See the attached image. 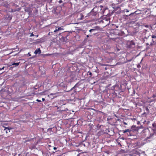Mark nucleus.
<instances>
[{
    "label": "nucleus",
    "instance_id": "f257e3e1",
    "mask_svg": "<svg viewBox=\"0 0 156 156\" xmlns=\"http://www.w3.org/2000/svg\"><path fill=\"white\" fill-rule=\"evenodd\" d=\"M41 53V51L40 48L37 49L34 52V53L37 54V53L40 54Z\"/></svg>",
    "mask_w": 156,
    "mask_h": 156
},
{
    "label": "nucleus",
    "instance_id": "f03ea898",
    "mask_svg": "<svg viewBox=\"0 0 156 156\" xmlns=\"http://www.w3.org/2000/svg\"><path fill=\"white\" fill-rule=\"evenodd\" d=\"M4 130L5 131V132L6 133H7L10 132L9 129L7 127L5 128L4 129Z\"/></svg>",
    "mask_w": 156,
    "mask_h": 156
},
{
    "label": "nucleus",
    "instance_id": "7ed1b4c3",
    "mask_svg": "<svg viewBox=\"0 0 156 156\" xmlns=\"http://www.w3.org/2000/svg\"><path fill=\"white\" fill-rule=\"evenodd\" d=\"M130 130L129 129H127L125 130H124L123 131V133H126V132H130Z\"/></svg>",
    "mask_w": 156,
    "mask_h": 156
},
{
    "label": "nucleus",
    "instance_id": "20e7f679",
    "mask_svg": "<svg viewBox=\"0 0 156 156\" xmlns=\"http://www.w3.org/2000/svg\"><path fill=\"white\" fill-rule=\"evenodd\" d=\"M20 62L19 63H14L12 64V65L13 66L14 65H16V66H18Z\"/></svg>",
    "mask_w": 156,
    "mask_h": 156
},
{
    "label": "nucleus",
    "instance_id": "39448f33",
    "mask_svg": "<svg viewBox=\"0 0 156 156\" xmlns=\"http://www.w3.org/2000/svg\"><path fill=\"white\" fill-rule=\"evenodd\" d=\"M152 41H154V39H156V36L152 35L151 36Z\"/></svg>",
    "mask_w": 156,
    "mask_h": 156
},
{
    "label": "nucleus",
    "instance_id": "423d86ee",
    "mask_svg": "<svg viewBox=\"0 0 156 156\" xmlns=\"http://www.w3.org/2000/svg\"><path fill=\"white\" fill-rule=\"evenodd\" d=\"M63 30V28H62L61 27H58V30Z\"/></svg>",
    "mask_w": 156,
    "mask_h": 156
},
{
    "label": "nucleus",
    "instance_id": "0eeeda50",
    "mask_svg": "<svg viewBox=\"0 0 156 156\" xmlns=\"http://www.w3.org/2000/svg\"><path fill=\"white\" fill-rule=\"evenodd\" d=\"M145 110L147 111L148 112L149 110L147 107H145Z\"/></svg>",
    "mask_w": 156,
    "mask_h": 156
},
{
    "label": "nucleus",
    "instance_id": "6e6552de",
    "mask_svg": "<svg viewBox=\"0 0 156 156\" xmlns=\"http://www.w3.org/2000/svg\"><path fill=\"white\" fill-rule=\"evenodd\" d=\"M154 43H155L156 42V39H154V41H152Z\"/></svg>",
    "mask_w": 156,
    "mask_h": 156
},
{
    "label": "nucleus",
    "instance_id": "1a4fd4ad",
    "mask_svg": "<svg viewBox=\"0 0 156 156\" xmlns=\"http://www.w3.org/2000/svg\"><path fill=\"white\" fill-rule=\"evenodd\" d=\"M34 34H33V33H32L31 34H30V37H32V36H34Z\"/></svg>",
    "mask_w": 156,
    "mask_h": 156
},
{
    "label": "nucleus",
    "instance_id": "9d476101",
    "mask_svg": "<svg viewBox=\"0 0 156 156\" xmlns=\"http://www.w3.org/2000/svg\"><path fill=\"white\" fill-rule=\"evenodd\" d=\"M124 10L126 12H129V11L127 9H125Z\"/></svg>",
    "mask_w": 156,
    "mask_h": 156
},
{
    "label": "nucleus",
    "instance_id": "9b49d317",
    "mask_svg": "<svg viewBox=\"0 0 156 156\" xmlns=\"http://www.w3.org/2000/svg\"><path fill=\"white\" fill-rule=\"evenodd\" d=\"M62 0H60L59 1V2L60 3H62Z\"/></svg>",
    "mask_w": 156,
    "mask_h": 156
},
{
    "label": "nucleus",
    "instance_id": "f8f14e48",
    "mask_svg": "<svg viewBox=\"0 0 156 156\" xmlns=\"http://www.w3.org/2000/svg\"><path fill=\"white\" fill-rule=\"evenodd\" d=\"M36 101H37L39 102H41V100H38V99H37V100H36Z\"/></svg>",
    "mask_w": 156,
    "mask_h": 156
},
{
    "label": "nucleus",
    "instance_id": "ddd939ff",
    "mask_svg": "<svg viewBox=\"0 0 156 156\" xmlns=\"http://www.w3.org/2000/svg\"><path fill=\"white\" fill-rule=\"evenodd\" d=\"M135 12H133V13H131L129 15V16H130L131 15H132V14H134Z\"/></svg>",
    "mask_w": 156,
    "mask_h": 156
},
{
    "label": "nucleus",
    "instance_id": "4468645a",
    "mask_svg": "<svg viewBox=\"0 0 156 156\" xmlns=\"http://www.w3.org/2000/svg\"><path fill=\"white\" fill-rule=\"evenodd\" d=\"M4 68V67H3L2 68H0V70L3 69Z\"/></svg>",
    "mask_w": 156,
    "mask_h": 156
},
{
    "label": "nucleus",
    "instance_id": "2eb2a0df",
    "mask_svg": "<svg viewBox=\"0 0 156 156\" xmlns=\"http://www.w3.org/2000/svg\"><path fill=\"white\" fill-rule=\"evenodd\" d=\"M57 31H58V29H56L54 31V32H56Z\"/></svg>",
    "mask_w": 156,
    "mask_h": 156
},
{
    "label": "nucleus",
    "instance_id": "dca6fc26",
    "mask_svg": "<svg viewBox=\"0 0 156 156\" xmlns=\"http://www.w3.org/2000/svg\"><path fill=\"white\" fill-rule=\"evenodd\" d=\"M149 27V26H148V25H145V27L147 28V27Z\"/></svg>",
    "mask_w": 156,
    "mask_h": 156
},
{
    "label": "nucleus",
    "instance_id": "f3484780",
    "mask_svg": "<svg viewBox=\"0 0 156 156\" xmlns=\"http://www.w3.org/2000/svg\"><path fill=\"white\" fill-rule=\"evenodd\" d=\"M94 30V29H91L89 31L90 32H91L92 31Z\"/></svg>",
    "mask_w": 156,
    "mask_h": 156
},
{
    "label": "nucleus",
    "instance_id": "a211bd4d",
    "mask_svg": "<svg viewBox=\"0 0 156 156\" xmlns=\"http://www.w3.org/2000/svg\"><path fill=\"white\" fill-rule=\"evenodd\" d=\"M53 149L54 150H55L57 149V148L55 147H54Z\"/></svg>",
    "mask_w": 156,
    "mask_h": 156
},
{
    "label": "nucleus",
    "instance_id": "6ab92c4d",
    "mask_svg": "<svg viewBox=\"0 0 156 156\" xmlns=\"http://www.w3.org/2000/svg\"><path fill=\"white\" fill-rule=\"evenodd\" d=\"M42 101H44L45 100V99L44 98H42Z\"/></svg>",
    "mask_w": 156,
    "mask_h": 156
},
{
    "label": "nucleus",
    "instance_id": "aec40b11",
    "mask_svg": "<svg viewBox=\"0 0 156 156\" xmlns=\"http://www.w3.org/2000/svg\"><path fill=\"white\" fill-rule=\"evenodd\" d=\"M28 55H29V56H31L30 54L29 53H28Z\"/></svg>",
    "mask_w": 156,
    "mask_h": 156
},
{
    "label": "nucleus",
    "instance_id": "412c9836",
    "mask_svg": "<svg viewBox=\"0 0 156 156\" xmlns=\"http://www.w3.org/2000/svg\"><path fill=\"white\" fill-rule=\"evenodd\" d=\"M124 124H125V125H127V123H126V122H124Z\"/></svg>",
    "mask_w": 156,
    "mask_h": 156
},
{
    "label": "nucleus",
    "instance_id": "4be33fe9",
    "mask_svg": "<svg viewBox=\"0 0 156 156\" xmlns=\"http://www.w3.org/2000/svg\"><path fill=\"white\" fill-rule=\"evenodd\" d=\"M51 55V54H47V55H47V56H48V55Z\"/></svg>",
    "mask_w": 156,
    "mask_h": 156
},
{
    "label": "nucleus",
    "instance_id": "5701e85b",
    "mask_svg": "<svg viewBox=\"0 0 156 156\" xmlns=\"http://www.w3.org/2000/svg\"><path fill=\"white\" fill-rule=\"evenodd\" d=\"M146 31H147L148 30L147 29V30H146V29H145Z\"/></svg>",
    "mask_w": 156,
    "mask_h": 156
},
{
    "label": "nucleus",
    "instance_id": "b1692460",
    "mask_svg": "<svg viewBox=\"0 0 156 156\" xmlns=\"http://www.w3.org/2000/svg\"><path fill=\"white\" fill-rule=\"evenodd\" d=\"M38 35H37L36 36V37H38Z\"/></svg>",
    "mask_w": 156,
    "mask_h": 156
},
{
    "label": "nucleus",
    "instance_id": "393cba45",
    "mask_svg": "<svg viewBox=\"0 0 156 156\" xmlns=\"http://www.w3.org/2000/svg\"><path fill=\"white\" fill-rule=\"evenodd\" d=\"M89 37V36L88 35H87V37Z\"/></svg>",
    "mask_w": 156,
    "mask_h": 156
}]
</instances>
